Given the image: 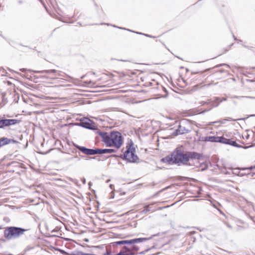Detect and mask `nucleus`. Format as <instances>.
<instances>
[{
  "mask_svg": "<svg viewBox=\"0 0 255 255\" xmlns=\"http://www.w3.org/2000/svg\"><path fill=\"white\" fill-rule=\"evenodd\" d=\"M201 155L195 152H183L181 150H175L170 156L162 159L164 162L169 164H177L178 165L187 164L195 166L204 171L207 169L208 163L206 162H200Z\"/></svg>",
  "mask_w": 255,
  "mask_h": 255,
  "instance_id": "f257e3e1",
  "label": "nucleus"
},
{
  "mask_svg": "<svg viewBox=\"0 0 255 255\" xmlns=\"http://www.w3.org/2000/svg\"><path fill=\"white\" fill-rule=\"evenodd\" d=\"M25 231V229L20 227H7L4 230V237L7 240L15 239L23 235Z\"/></svg>",
  "mask_w": 255,
  "mask_h": 255,
  "instance_id": "f03ea898",
  "label": "nucleus"
},
{
  "mask_svg": "<svg viewBox=\"0 0 255 255\" xmlns=\"http://www.w3.org/2000/svg\"><path fill=\"white\" fill-rule=\"evenodd\" d=\"M124 245L118 254L113 255H134L139 249L137 246L134 244Z\"/></svg>",
  "mask_w": 255,
  "mask_h": 255,
  "instance_id": "7ed1b4c3",
  "label": "nucleus"
},
{
  "mask_svg": "<svg viewBox=\"0 0 255 255\" xmlns=\"http://www.w3.org/2000/svg\"><path fill=\"white\" fill-rule=\"evenodd\" d=\"M110 144L111 146H115L117 149L120 148L123 143L122 134L119 131L111 132Z\"/></svg>",
  "mask_w": 255,
  "mask_h": 255,
  "instance_id": "20e7f679",
  "label": "nucleus"
},
{
  "mask_svg": "<svg viewBox=\"0 0 255 255\" xmlns=\"http://www.w3.org/2000/svg\"><path fill=\"white\" fill-rule=\"evenodd\" d=\"M135 149L134 147L130 146L127 149L123 155L124 159H126L129 162H136L138 160V158L136 155L134 154ZM121 158H123V155L119 156Z\"/></svg>",
  "mask_w": 255,
  "mask_h": 255,
  "instance_id": "39448f33",
  "label": "nucleus"
},
{
  "mask_svg": "<svg viewBox=\"0 0 255 255\" xmlns=\"http://www.w3.org/2000/svg\"><path fill=\"white\" fill-rule=\"evenodd\" d=\"M152 238V237L149 238H140L137 239H133L129 240H121L119 241L115 242L112 243L113 247L121 246V245H130L137 243H141L143 241H147Z\"/></svg>",
  "mask_w": 255,
  "mask_h": 255,
  "instance_id": "423d86ee",
  "label": "nucleus"
},
{
  "mask_svg": "<svg viewBox=\"0 0 255 255\" xmlns=\"http://www.w3.org/2000/svg\"><path fill=\"white\" fill-rule=\"evenodd\" d=\"M19 123V121L16 119H6L0 118V128H3L6 127L14 125Z\"/></svg>",
  "mask_w": 255,
  "mask_h": 255,
  "instance_id": "0eeeda50",
  "label": "nucleus"
},
{
  "mask_svg": "<svg viewBox=\"0 0 255 255\" xmlns=\"http://www.w3.org/2000/svg\"><path fill=\"white\" fill-rule=\"evenodd\" d=\"M74 146L80 150L82 153L86 155H95L97 154V148L95 149H90L87 148L84 146H81L77 144H74Z\"/></svg>",
  "mask_w": 255,
  "mask_h": 255,
  "instance_id": "6e6552de",
  "label": "nucleus"
},
{
  "mask_svg": "<svg viewBox=\"0 0 255 255\" xmlns=\"http://www.w3.org/2000/svg\"><path fill=\"white\" fill-rule=\"evenodd\" d=\"M99 135L102 138V141L105 143L106 146L111 147V144H110L111 133L109 134L106 132H100Z\"/></svg>",
  "mask_w": 255,
  "mask_h": 255,
  "instance_id": "1a4fd4ad",
  "label": "nucleus"
},
{
  "mask_svg": "<svg viewBox=\"0 0 255 255\" xmlns=\"http://www.w3.org/2000/svg\"><path fill=\"white\" fill-rule=\"evenodd\" d=\"M19 142L13 139H10L6 137L0 138V147L4 146L9 143H17Z\"/></svg>",
  "mask_w": 255,
  "mask_h": 255,
  "instance_id": "9d476101",
  "label": "nucleus"
},
{
  "mask_svg": "<svg viewBox=\"0 0 255 255\" xmlns=\"http://www.w3.org/2000/svg\"><path fill=\"white\" fill-rule=\"evenodd\" d=\"M219 136H203L200 138V140L203 141H210V142H218Z\"/></svg>",
  "mask_w": 255,
  "mask_h": 255,
  "instance_id": "9b49d317",
  "label": "nucleus"
},
{
  "mask_svg": "<svg viewBox=\"0 0 255 255\" xmlns=\"http://www.w3.org/2000/svg\"><path fill=\"white\" fill-rule=\"evenodd\" d=\"M189 130L186 128L184 126L180 125L178 126V128L176 130L177 134H182L185 133L189 132Z\"/></svg>",
  "mask_w": 255,
  "mask_h": 255,
  "instance_id": "f8f14e48",
  "label": "nucleus"
},
{
  "mask_svg": "<svg viewBox=\"0 0 255 255\" xmlns=\"http://www.w3.org/2000/svg\"><path fill=\"white\" fill-rule=\"evenodd\" d=\"M116 150L114 149H100L97 148V154H104L116 152Z\"/></svg>",
  "mask_w": 255,
  "mask_h": 255,
  "instance_id": "ddd939ff",
  "label": "nucleus"
},
{
  "mask_svg": "<svg viewBox=\"0 0 255 255\" xmlns=\"http://www.w3.org/2000/svg\"><path fill=\"white\" fill-rule=\"evenodd\" d=\"M236 120H237L233 119L231 118H228V119H222V120H219V121H216V122H210L208 124V125H209V126H213L214 124H216V123H220L221 124H225L226 123V122L227 121H235Z\"/></svg>",
  "mask_w": 255,
  "mask_h": 255,
  "instance_id": "4468645a",
  "label": "nucleus"
},
{
  "mask_svg": "<svg viewBox=\"0 0 255 255\" xmlns=\"http://www.w3.org/2000/svg\"><path fill=\"white\" fill-rule=\"evenodd\" d=\"M230 142H231L230 139L226 138L224 137V136H220V137L219 136L218 142H220V143H224L226 144L230 145Z\"/></svg>",
  "mask_w": 255,
  "mask_h": 255,
  "instance_id": "2eb2a0df",
  "label": "nucleus"
},
{
  "mask_svg": "<svg viewBox=\"0 0 255 255\" xmlns=\"http://www.w3.org/2000/svg\"><path fill=\"white\" fill-rule=\"evenodd\" d=\"M35 73H45L47 74H51L52 73H55L57 72V71L54 69L53 70H42V71H33Z\"/></svg>",
  "mask_w": 255,
  "mask_h": 255,
  "instance_id": "dca6fc26",
  "label": "nucleus"
},
{
  "mask_svg": "<svg viewBox=\"0 0 255 255\" xmlns=\"http://www.w3.org/2000/svg\"><path fill=\"white\" fill-rule=\"evenodd\" d=\"M80 125L83 128L87 129H93V126L90 123L88 122H81Z\"/></svg>",
  "mask_w": 255,
  "mask_h": 255,
  "instance_id": "f3484780",
  "label": "nucleus"
},
{
  "mask_svg": "<svg viewBox=\"0 0 255 255\" xmlns=\"http://www.w3.org/2000/svg\"><path fill=\"white\" fill-rule=\"evenodd\" d=\"M240 168H234L232 169V173L235 175L242 176L243 174H240Z\"/></svg>",
  "mask_w": 255,
  "mask_h": 255,
  "instance_id": "a211bd4d",
  "label": "nucleus"
},
{
  "mask_svg": "<svg viewBox=\"0 0 255 255\" xmlns=\"http://www.w3.org/2000/svg\"><path fill=\"white\" fill-rule=\"evenodd\" d=\"M150 205H147L144 207V209L141 211L142 213H146L147 212L151 211L150 207Z\"/></svg>",
  "mask_w": 255,
  "mask_h": 255,
  "instance_id": "6ab92c4d",
  "label": "nucleus"
},
{
  "mask_svg": "<svg viewBox=\"0 0 255 255\" xmlns=\"http://www.w3.org/2000/svg\"><path fill=\"white\" fill-rule=\"evenodd\" d=\"M73 159H75L76 161H79L80 160V158L79 157H78L77 156H71L68 159V160H73Z\"/></svg>",
  "mask_w": 255,
  "mask_h": 255,
  "instance_id": "aec40b11",
  "label": "nucleus"
},
{
  "mask_svg": "<svg viewBox=\"0 0 255 255\" xmlns=\"http://www.w3.org/2000/svg\"><path fill=\"white\" fill-rule=\"evenodd\" d=\"M238 143H236V142L235 141H233V140H231V142H230V145H231L232 146H235V147H237V146L238 145Z\"/></svg>",
  "mask_w": 255,
  "mask_h": 255,
  "instance_id": "412c9836",
  "label": "nucleus"
},
{
  "mask_svg": "<svg viewBox=\"0 0 255 255\" xmlns=\"http://www.w3.org/2000/svg\"><path fill=\"white\" fill-rule=\"evenodd\" d=\"M237 98H246L249 99H255V97H250V96H246V97H235Z\"/></svg>",
  "mask_w": 255,
  "mask_h": 255,
  "instance_id": "4be33fe9",
  "label": "nucleus"
},
{
  "mask_svg": "<svg viewBox=\"0 0 255 255\" xmlns=\"http://www.w3.org/2000/svg\"><path fill=\"white\" fill-rule=\"evenodd\" d=\"M251 146H242L241 145L238 144V145L237 146V147L243 148H244V149H247V148H248L249 147H251Z\"/></svg>",
  "mask_w": 255,
  "mask_h": 255,
  "instance_id": "5701e85b",
  "label": "nucleus"
},
{
  "mask_svg": "<svg viewBox=\"0 0 255 255\" xmlns=\"http://www.w3.org/2000/svg\"><path fill=\"white\" fill-rule=\"evenodd\" d=\"M26 70V69H24V68H22V69H20V71H21L22 72H25Z\"/></svg>",
  "mask_w": 255,
  "mask_h": 255,
  "instance_id": "b1692460",
  "label": "nucleus"
},
{
  "mask_svg": "<svg viewBox=\"0 0 255 255\" xmlns=\"http://www.w3.org/2000/svg\"><path fill=\"white\" fill-rule=\"evenodd\" d=\"M144 35L146 36H148V37H152V36L151 35H148V34H144Z\"/></svg>",
  "mask_w": 255,
  "mask_h": 255,
  "instance_id": "393cba45",
  "label": "nucleus"
},
{
  "mask_svg": "<svg viewBox=\"0 0 255 255\" xmlns=\"http://www.w3.org/2000/svg\"><path fill=\"white\" fill-rule=\"evenodd\" d=\"M110 188H111V189H113V187L114 186V185H112V184H111V185H110Z\"/></svg>",
  "mask_w": 255,
  "mask_h": 255,
  "instance_id": "a878e982",
  "label": "nucleus"
},
{
  "mask_svg": "<svg viewBox=\"0 0 255 255\" xmlns=\"http://www.w3.org/2000/svg\"><path fill=\"white\" fill-rule=\"evenodd\" d=\"M226 174H230L229 172L228 171H227L225 173Z\"/></svg>",
  "mask_w": 255,
  "mask_h": 255,
  "instance_id": "bb28decb",
  "label": "nucleus"
},
{
  "mask_svg": "<svg viewBox=\"0 0 255 255\" xmlns=\"http://www.w3.org/2000/svg\"><path fill=\"white\" fill-rule=\"evenodd\" d=\"M83 182L84 184L86 183V180L85 179L83 180Z\"/></svg>",
  "mask_w": 255,
  "mask_h": 255,
  "instance_id": "cd10ccee",
  "label": "nucleus"
},
{
  "mask_svg": "<svg viewBox=\"0 0 255 255\" xmlns=\"http://www.w3.org/2000/svg\"><path fill=\"white\" fill-rule=\"evenodd\" d=\"M136 33L137 34H143L142 33H140V32H136Z\"/></svg>",
  "mask_w": 255,
  "mask_h": 255,
  "instance_id": "c85d7f7f",
  "label": "nucleus"
},
{
  "mask_svg": "<svg viewBox=\"0 0 255 255\" xmlns=\"http://www.w3.org/2000/svg\"><path fill=\"white\" fill-rule=\"evenodd\" d=\"M90 158H93V159H95L96 158V157H90Z\"/></svg>",
  "mask_w": 255,
  "mask_h": 255,
  "instance_id": "c756f323",
  "label": "nucleus"
},
{
  "mask_svg": "<svg viewBox=\"0 0 255 255\" xmlns=\"http://www.w3.org/2000/svg\"><path fill=\"white\" fill-rule=\"evenodd\" d=\"M244 120V119H238V120Z\"/></svg>",
  "mask_w": 255,
  "mask_h": 255,
  "instance_id": "7c9ffc66",
  "label": "nucleus"
},
{
  "mask_svg": "<svg viewBox=\"0 0 255 255\" xmlns=\"http://www.w3.org/2000/svg\"><path fill=\"white\" fill-rule=\"evenodd\" d=\"M89 185L90 186H91V182H90V183H89Z\"/></svg>",
  "mask_w": 255,
  "mask_h": 255,
  "instance_id": "2f4dec72",
  "label": "nucleus"
},
{
  "mask_svg": "<svg viewBox=\"0 0 255 255\" xmlns=\"http://www.w3.org/2000/svg\"><path fill=\"white\" fill-rule=\"evenodd\" d=\"M112 156L115 157L116 156L115 155H112Z\"/></svg>",
  "mask_w": 255,
  "mask_h": 255,
  "instance_id": "473e14b6",
  "label": "nucleus"
}]
</instances>
